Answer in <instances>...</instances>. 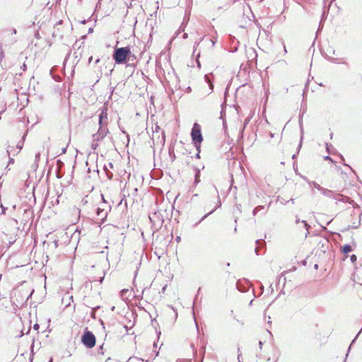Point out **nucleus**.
<instances>
[{
  "label": "nucleus",
  "mask_w": 362,
  "mask_h": 362,
  "mask_svg": "<svg viewBox=\"0 0 362 362\" xmlns=\"http://www.w3.org/2000/svg\"><path fill=\"white\" fill-rule=\"evenodd\" d=\"M131 57L135 59V56L132 54L129 47H116L112 54V58L117 64H126L130 60Z\"/></svg>",
  "instance_id": "1"
},
{
  "label": "nucleus",
  "mask_w": 362,
  "mask_h": 362,
  "mask_svg": "<svg viewBox=\"0 0 362 362\" xmlns=\"http://www.w3.org/2000/svg\"><path fill=\"white\" fill-rule=\"evenodd\" d=\"M192 139L197 150L200 148V144L203 141L201 127L197 123H194L191 132Z\"/></svg>",
  "instance_id": "2"
},
{
  "label": "nucleus",
  "mask_w": 362,
  "mask_h": 362,
  "mask_svg": "<svg viewBox=\"0 0 362 362\" xmlns=\"http://www.w3.org/2000/svg\"><path fill=\"white\" fill-rule=\"evenodd\" d=\"M96 339L92 332L86 330L82 337L81 342L88 349H91L95 345Z\"/></svg>",
  "instance_id": "3"
},
{
  "label": "nucleus",
  "mask_w": 362,
  "mask_h": 362,
  "mask_svg": "<svg viewBox=\"0 0 362 362\" xmlns=\"http://www.w3.org/2000/svg\"><path fill=\"white\" fill-rule=\"evenodd\" d=\"M109 130L107 127L99 125L98 132L93 134V139H95L96 141H101L107 136Z\"/></svg>",
  "instance_id": "4"
},
{
  "label": "nucleus",
  "mask_w": 362,
  "mask_h": 362,
  "mask_svg": "<svg viewBox=\"0 0 362 362\" xmlns=\"http://www.w3.org/2000/svg\"><path fill=\"white\" fill-rule=\"evenodd\" d=\"M102 205H105V208L98 207L96 209V214L103 220L107 217L108 212L110 211L111 206L108 204L107 202L102 203Z\"/></svg>",
  "instance_id": "5"
},
{
  "label": "nucleus",
  "mask_w": 362,
  "mask_h": 362,
  "mask_svg": "<svg viewBox=\"0 0 362 362\" xmlns=\"http://www.w3.org/2000/svg\"><path fill=\"white\" fill-rule=\"evenodd\" d=\"M322 194L327 197L333 198L339 201H344V197L342 194L335 193L334 192L325 188L322 191Z\"/></svg>",
  "instance_id": "6"
},
{
  "label": "nucleus",
  "mask_w": 362,
  "mask_h": 362,
  "mask_svg": "<svg viewBox=\"0 0 362 362\" xmlns=\"http://www.w3.org/2000/svg\"><path fill=\"white\" fill-rule=\"evenodd\" d=\"M107 121H108V117H107V109L104 108V109H103L102 112L99 115V120H98L99 125L107 127V123H108Z\"/></svg>",
  "instance_id": "7"
},
{
  "label": "nucleus",
  "mask_w": 362,
  "mask_h": 362,
  "mask_svg": "<svg viewBox=\"0 0 362 362\" xmlns=\"http://www.w3.org/2000/svg\"><path fill=\"white\" fill-rule=\"evenodd\" d=\"M108 167H109L110 168H113V165H112V163H108V165H105L104 166V170H105V173H106L107 177H108V179H109V180H111V179L112 178V177H113V174H112V173L110 170V169L108 168Z\"/></svg>",
  "instance_id": "8"
},
{
  "label": "nucleus",
  "mask_w": 362,
  "mask_h": 362,
  "mask_svg": "<svg viewBox=\"0 0 362 362\" xmlns=\"http://www.w3.org/2000/svg\"><path fill=\"white\" fill-rule=\"evenodd\" d=\"M212 78H213V74H206L204 76L205 81L209 84L210 90H213V88H214V84H213V82H212Z\"/></svg>",
  "instance_id": "9"
},
{
  "label": "nucleus",
  "mask_w": 362,
  "mask_h": 362,
  "mask_svg": "<svg viewBox=\"0 0 362 362\" xmlns=\"http://www.w3.org/2000/svg\"><path fill=\"white\" fill-rule=\"evenodd\" d=\"M221 206V202H218V205L215 207L213 210H211L210 212H209L208 214H205L198 222H197L196 223L194 224V227H197L202 221H204L206 217H208L210 214H213L216 209H217V207H219Z\"/></svg>",
  "instance_id": "10"
},
{
  "label": "nucleus",
  "mask_w": 362,
  "mask_h": 362,
  "mask_svg": "<svg viewBox=\"0 0 362 362\" xmlns=\"http://www.w3.org/2000/svg\"><path fill=\"white\" fill-rule=\"evenodd\" d=\"M257 247L255 248V253L257 255H259V248L262 247L265 245V242L263 240H256Z\"/></svg>",
  "instance_id": "11"
},
{
  "label": "nucleus",
  "mask_w": 362,
  "mask_h": 362,
  "mask_svg": "<svg viewBox=\"0 0 362 362\" xmlns=\"http://www.w3.org/2000/svg\"><path fill=\"white\" fill-rule=\"evenodd\" d=\"M236 288L239 291L243 293H245L247 291V288L243 284L240 280L237 281Z\"/></svg>",
  "instance_id": "12"
},
{
  "label": "nucleus",
  "mask_w": 362,
  "mask_h": 362,
  "mask_svg": "<svg viewBox=\"0 0 362 362\" xmlns=\"http://www.w3.org/2000/svg\"><path fill=\"white\" fill-rule=\"evenodd\" d=\"M302 223L303 224V227L305 228V230H307V233L305 234V237L308 236V235L309 234V228H310V226L309 224L305 221H300L297 216H296V223Z\"/></svg>",
  "instance_id": "13"
},
{
  "label": "nucleus",
  "mask_w": 362,
  "mask_h": 362,
  "mask_svg": "<svg viewBox=\"0 0 362 362\" xmlns=\"http://www.w3.org/2000/svg\"><path fill=\"white\" fill-rule=\"evenodd\" d=\"M352 250V248H351V246L350 245H344L343 247H342V249H341V251L344 254H347L350 252H351Z\"/></svg>",
  "instance_id": "14"
},
{
  "label": "nucleus",
  "mask_w": 362,
  "mask_h": 362,
  "mask_svg": "<svg viewBox=\"0 0 362 362\" xmlns=\"http://www.w3.org/2000/svg\"><path fill=\"white\" fill-rule=\"evenodd\" d=\"M325 12H323L322 14V16H321V20H320V22L319 28H318L317 31V34L322 28V27H323V23L322 22L325 21Z\"/></svg>",
  "instance_id": "15"
},
{
  "label": "nucleus",
  "mask_w": 362,
  "mask_h": 362,
  "mask_svg": "<svg viewBox=\"0 0 362 362\" xmlns=\"http://www.w3.org/2000/svg\"><path fill=\"white\" fill-rule=\"evenodd\" d=\"M200 182V171L199 169H196L194 185L198 184Z\"/></svg>",
  "instance_id": "16"
},
{
  "label": "nucleus",
  "mask_w": 362,
  "mask_h": 362,
  "mask_svg": "<svg viewBox=\"0 0 362 362\" xmlns=\"http://www.w3.org/2000/svg\"><path fill=\"white\" fill-rule=\"evenodd\" d=\"M143 360H141L139 358L137 357H130L126 362H142Z\"/></svg>",
  "instance_id": "17"
},
{
  "label": "nucleus",
  "mask_w": 362,
  "mask_h": 362,
  "mask_svg": "<svg viewBox=\"0 0 362 362\" xmlns=\"http://www.w3.org/2000/svg\"><path fill=\"white\" fill-rule=\"evenodd\" d=\"M100 308V306H96L92 308L91 313H90V317L93 319H95V312L98 309Z\"/></svg>",
  "instance_id": "18"
},
{
  "label": "nucleus",
  "mask_w": 362,
  "mask_h": 362,
  "mask_svg": "<svg viewBox=\"0 0 362 362\" xmlns=\"http://www.w3.org/2000/svg\"><path fill=\"white\" fill-rule=\"evenodd\" d=\"M264 209V206H257V207H255L253 210V215L255 216L260 210L263 209Z\"/></svg>",
  "instance_id": "19"
},
{
  "label": "nucleus",
  "mask_w": 362,
  "mask_h": 362,
  "mask_svg": "<svg viewBox=\"0 0 362 362\" xmlns=\"http://www.w3.org/2000/svg\"><path fill=\"white\" fill-rule=\"evenodd\" d=\"M98 141H96L95 139H93L91 147L93 150H95L98 147Z\"/></svg>",
  "instance_id": "20"
},
{
  "label": "nucleus",
  "mask_w": 362,
  "mask_h": 362,
  "mask_svg": "<svg viewBox=\"0 0 362 362\" xmlns=\"http://www.w3.org/2000/svg\"><path fill=\"white\" fill-rule=\"evenodd\" d=\"M313 187L317 189V190H319L320 192H321V193L322 192V191L324 190L325 188L322 187L319 184H317V182H313Z\"/></svg>",
  "instance_id": "21"
},
{
  "label": "nucleus",
  "mask_w": 362,
  "mask_h": 362,
  "mask_svg": "<svg viewBox=\"0 0 362 362\" xmlns=\"http://www.w3.org/2000/svg\"><path fill=\"white\" fill-rule=\"evenodd\" d=\"M299 126L300 127V132H301V138H300V140L303 139V121H302V118L300 117L299 119Z\"/></svg>",
  "instance_id": "22"
},
{
  "label": "nucleus",
  "mask_w": 362,
  "mask_h": 362,
  "mask_svg": "<svg viewBox=\"0 0 362 362\" xmlns=\"http://www.w3.org/2000/svg\"><path fill=\"white\" fill-rule=\"evenodd\" d=\"M350 259L351 261V262L354 263L355 262H356L357 260V257L356 255H352L350 257Z\"/></svg>",
  "instance_id": "23"
},
{
  "label": "nucleus",
  "mask_w": 362,
  "mask_h": 362,
  "mask_svg": "<svg viewBox=\"0 0 362 362\" xmlns=\"http://www.w3.org/2000/svg\"><path fill=\"white\" fill-rule=\"evenodd\" d=\"M129 291L128 289H122L121 291H120V295L122 297H124L125 296V294Z\"/></svg>",
  "instance_id": "24"
},
{
  "label": "nucleus",
  "mask_w": 362,
  "mask_h": 362,
  "mask_svg": "<svg viewBox=\"0 0 362 362\" xmlns=\"http://www.w3.org/2000/svg\"><path fill=\"white\" fill-rule=\"evenodd\" d=\"M40 157V153H37L35 154V162H38L39 161Z\"/></svg>",
  "instance_id": "25"
},
{
  "label": "nucleus",
  "mask_w": 362,
  "mask_h": 362,
  "mask_svg": "<svg viewBox=\"0 0 362 362\" xmlns=\"http://www.w3.org/2000/svg\"><path fill=\"white\" fill-rule=\"evenodd\" d=\"M160 129V127L156 124L155 127V132L158 133Z\"/></svg>",
  "instance_id": "26"
},
{
  "label": "nucleus",
  "mask_w": 362,
  "mask_h": 362,
  "mask_svg": "<svg viewBox=\"0 0 362 362\" xmlns=\"http://www.w3.org/2000/svg\"><path fill=\"white\" fill-rule=\"evenodd\" d=\"M325 160H331V161H332V162H333L332 159L329 156H325Z\"/></svg>",
  "instance_id": "27"
},
{
  "label": "nucleus",
  "mask_w": 362,
  "mask_h": 362,
  "mask_svg": "<svg viewBox=\"0 0 362 362\" xmlns=\"http://www.w3.org/2000/svg\"><path fill=\"white\" fill-rule=\"evenodd\" d=\"M33 328L35 329V330H37L39 329V325L38 324H35L33 327Z\"/></svg>",
  "instance_id": "28"
},
{
  "label": "nucleus",
  "mask_w": 362,
  "mask_h": 362,
  "mask_svg": "<svg viewBox=\"0 0 362 362\" xmlns=\"http://www.w3.org/2000/svg\"><path fill=\"white\" fill-rule=\"evenodd\" d=\"M262 341H259V348L262 349Z\"/></svg>",
  "instance_id": "29"
},
{
  "label": "nucleus",
  "mask_w": 362,
  "mask_h": 362,
  "mask_svg": "<svg viewBox=\"0 0 362 362\" xmlns=\"http://www.w3.org/2000/svg\"><path fill=\"white\" fill-rule=\"evenodd\" d=\"M92 59H93V57H90L88 59V63H89V64L92 62Z\"/></svg>",
  "instance_id": "30"
},
{
  "label": "nucleus",
  "mask_w": 362,
  "mask_h": 362,
  "mask_svg": "<svg viewBox=\"0 0 362 362\" xmlns=\"http://www.w3.org/2000/svg\"><path fill=\"white\" fill-rule=\"evenodd\" d=\"M269 136H270V137H271V138H273V137H274V134H273V133L270 132V133H269Z\"/></svg>",
  "instance_id": "31"
},
{
  "label": "nucleus",
  "mask_w": 362,
  "mask_h": 362,
  "mask_svg": "<svg viewBox=\"0 0 362 362\" xmlns=\"http://www.w3.org/2000/svg\"><path fill=\"white\" fill-rule=\"evenodd\" d=\"M187 37V33H185L183 35V38L186 39Z\"/></svg>",
  "instance_id": "32"
},
{
  "label": "nucleus",
  "mask_w": 362,
  "mask_h": 362,
  "mask_svg": "<svg viewBox=\"0 0 362 362\" xmlns=\"http://www.w3.org/2000/svg\"><path fill=\"white\" fill-rule=\"evenodd\" d=\"M14 162V160L13 158H10V160H9V163H13Z\"/></svg>",
  "instance_id": "33"
},
{
  "label": "nucleus",
  "mask_w": 362,
  "mask_h": 362,
  "mask_svg": "<svg viewBox=\"0 0 362 362\" xmlns=\"http://www.w3.org/2000/svg\"><path fill=\"white\" fill-rule=\"evenodd\" d=\"M102 199H103L102 203H103L104 202H106L103 194H102Z\"/></svg>",
  "instance_id": "34"
},
{
  "label": "nucleus",
  "mask_w": 362,
  "mask_h": 362,
  "mask_svg": "<svg viewBox=\"0 0 362 362\" xmlns=\"http://www.w3.org/2000/svg\"><path fill=\"white\" fill-rule=\"evenodd\" d=\"M176 240H177V242H178V241H180V237H179V236H178V237H177V238H176Z\"/></svg>",
  "instance_id": "35"
},
{
  "label": "nucleus",
  "mask_w": 362,
  "mask_h": 362,
  "mask_svg": "<svg viewBox=\"0 0 362 362\" xmlns=\"http://www.w3.org/2000/svg\"><path fill=\"white\" fill-rule=\"evenodd\" d=\"M23 70H25L26 69V65L25 64L23 65Z\"/></svg>",
  "instance_id": "36"
},
{
  "label": "nucleus",
  "mask_w": 362,
  "mask_h": 362,
  "mask_svg": "<svg viewBox=\"0 0 362 362\" xmlns=\"http://www.w3.org/2000/svg\"><path fill=\"white\" fill-rule=\"evenodd\" d=\"M99 207L105 208V205H102V203L100 204V206Z\"/></svg>",
  "instance_id": "37"
},
{
  "label": "nucleus",
  "mask_w": 362,
  "mask_h": 362,
  "mask_svg": "<svg viewBox=\"0 0 362 362\" xmlns=\"http://www.w3.org/2000/svg\"><path fill=\"white\" fill-rule=\"evenodd\" d=\"M13 33H14V34L16 33V29H13Z\"/></svg>",
  "instance_id": "38"
},
{
  "label": "nucleus",
  "mask_w": 362,
  "mask_h": 362,
  "mask_svg": "<svg viewBox=\"0 0 362 362\" xmlns=\"http://www.w3.org/2000/svg\"><path fill=\"white\" fill-rule=\"evenodd\" d=\"M0 57H4V53H3V52H2V51L1 52V56H0Z\"/></svg>",
  "instance_id": "39"
},
{
  "label": "nucleus",
  "mask_w": 362,
  "mask_h": 362,
  "mask_svg": "<svg viewBox=\"0 0 362 362\" xmlns=\"http://www.w3.org/2000/svg\"><path fill=\"white\" fill-rule=\"evenodd\" d=\"M66 148H63L62 152H63L64 153H66Z\"/></svg>",
  "instance_id": "40"
},
{
  "label": "nucleus",
  "mask_w": 362,
  "mask_h": 362,
  "mask_svg": "<svg viewBox=\"0 0 362 362\" xmlns=\"http://www.w3.org/2000/svg\"><path fill=\"white\" fill-rule=\"evenodd\" d=\"M196 157L199 158V152L197 153Z\"/></svg>",
  "instance_id": "41"
},
{
  "label": "nucleus",
  "mask_w": 362,
  "mask_h": 362,
  "mask_svg": "<svg viewBox=\"0 0 362 362\" xmlns=\"http://www.w3.org/2000/svg\"><path fill=\"white\" fill-rule=\"evenodd\" d=\"M290 202H291L293 204L294 203V199H291Z\"/></svg>",
  "instance_id": "42"
},
{
  "label": "nucleus",
  "mask_w": 362,
  "mask_h": 362,
  "mask_svg": "<svg viewBox=\"0 0 362 362\" xmlns=\"http://www.w3.org/2000/svg\"><path fill=\"white\" fill-rule=\"evenodd\" d=\"M93 32V28H90L88 33Z\"/></svg>",
  "instance_id": "43"
},
{
  "label": "nucleus",
  "mask_w": 362,
  "mask_h": 362,
  "mask_svg": "<svg viewBox=\"0 0 362 362\" xmlns=\"http://www.w3.org/2000/svg\"><path fill=\"white\" fill-rule=\"evenodd\" d=\"M284 52H287V50H286V46H285V45L284 46Z\"/></svg>",
  "instance_id": "44"
},
{
  "label": "nucleus",
  "mask_w": 362,
  "mask_h": 362,
  "mask_svg": "<svg viewBox=\"0 0 362 362\" xmlns=\"http://www.w3.org/2000/svg\"><path fill=\"white\" fill-rule=\"evenodd\" d=\"M314 267H315V269H317L318 268V265L315 264Z\"/></svg>",
  "instance_id": "45"
},
{
  "label": "nucleus",
  "mask_w": 362,
  "mask_h": 362,
  "mask_svg": "<svg viewBox=\"0 0 362 362\" xmlns=\"http://www.w3.org/2000/svg\"><path fill=\"white\" fill-rule=\"evenodd\" d=\"M18 148L21 150L22 148V147L21 146V145H18Z\"/></svg>",
  "instance_id": "46"
},
{
  "label": "nucleus",
  "mask_w": 362,
  "mask_h": 362,
  "mask_svg": "<svg viewBox=\"0 0 362 362\" xmlns=\"http://www.w3.org/2000/svg\"><path fill=\"white\" fill-rule=\"evenodd\" d=\"M252 302H253V300H252L250 302V305H251L252 304Z\"/></svg>",
  "instance_id": "47"
},
{
  "label": "nucleus",
  "mask_w": 362,
  "mask_h": 362,
  "mask_svg": "<svg viewBox=\"0 0 362 362\" xmlns=\"http://www.w3.org/2000/svg\"><path fill=\"white\" fill-rule=\"evenodd\" d=\"M99 61H100V59H98L95 61V63H96V64H97V63H98V62H99Z\"/></svg>",
  "instance_id": "48"
},
{
  "label": "nucleus",
  "mask_w": 362,
  "mask_h": 362,
  "mask_svg": "<svg viewBox=\"0 0 362 362\" xmlns=\"http://www.w3.org/2000/svg\"><path fill=\"white\" fill-rule=\"evenodd\" d=\"M197 197V194H194V195L192 196V197Z\"/></svg>",
  "instance_id": "49"
},
{
  "label": "nucleus",
  "mask_w": 362,
  "mask_h": 362,
  "mask_svg": "<svg viewBox=\"0 0 362 362\" xmlns=\"http://www.w3.org/2000/svg\"><path fill=\"white\" fill-rule=\"evenodd\" d=\"M1 187H2V183L0 182V189L1 188Z\"/></svg>",
  "instance_id": "50"
},
{
  "label": "nucleus",
  "mask_w": 362,
  "mask_h": 362,
  "mask_svg": "<svg viewBox=\"0 0 362 362\" xmlns=\"http://www.w3.org/2000/svg\"><path fill=\"white\" fill-rule=\"evenodd\" d=\"M237 220H238V218L236 217V218H235V223L237 222Z\"/></svg>",
  "instance_id": "51"
},
{
  "label": "nucleus",
  "mask_w": 362,
  "mask_h": 362,
  "mask_svg": "<svg viewBox=\"0 0 362 362\" xmlns=\"http://www.w3.org/2000/svg\"><path fill=\"white\" fill-rule=\"evenodd\" d=\"M7 153H8V154L9 155L10 151H9V150H8V149L7 150Z\"/></svg>",
  "instance_id": "52"
},
{
  "label": "nucleus",
  "mask_w": 362,
  "mask_h": 362,
  "mask_svg": "<svg viewBox=\"0 0 362 362\" xmlns=\"http://www.w3.org/2000/svg\"><path fill=\"white\" fill-rule=\"evenodd\" d=\"M82 23H86V21H81Z\"/></svg>",
  "instance_id": "53"
},
{
  "label": "nucleus",
  "mask_w": 362,
  "mask_h": 362,
  "mask_svg": "<svg viewBox=\"0 0 362 362\" xmlns=\"http://www.w3.org/2000/svg\"><path fill=\"white\" fill-rule=\"evenodd\" d=\"M197 64H198V66H200V63L199 62H197Z\"/></svg>",
  "instance_id": "54"
},
{
  "label": "nucleus",
  "mask_w": 362,
  "mask_h": 362,
  "mask_svg": "<svg viewBox=\"0 0 362 362\" xmlns=\"http://www.w3.org/2000/svg\"><path fill=\"white\" fill-rule=\"evenodd\" d=\"M230 266V263H227V267H229Z\"/></svg>",
  "instance_id": "55"
},
{
  "label": "nucleus",
  "mask_w": 362,
  "mask_h": 362,
  "mask_svg": "<svg viewBox=\"0 0 362 362\" xmlns=\"http://www.w3.org/2000/svg\"><path fill=\"white\" fill-rule=\"evenodd\" d=\"M103 345L100 346V349H103Z\"/></svg>",
  "instance_id": "56"
},
{
  "label": "nucleus",
  "mask_w": 362,
  "mask_h": 362,
  "mask_svg": "<svg viewBox=\"0 0 362 362\" xmlns=\"http://www.w3.org/2000/svg\"><path fill=\"white\" fill-rule=\"evenodd\" d=\"M240 355L239 354L238 356V360L240 359Z\"/></svg>",
  "instance_id": "57"
},
{
  "label": "nucleus",
  "mask_w": 362,
  "mask_h": 362,
  "mask_svg": "<svg viewBox=\"0 0 362 362\" xmlns=\"http://www.w3.org/2000/svg\"><path fill=\"white\" fill-rule=\"evenodd\" d=\"M49 362H52V360L51 359V360L49 361Z\"/></svg>",
  "instance_id": "58"
}]
</instances>
